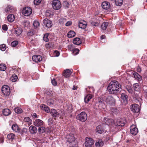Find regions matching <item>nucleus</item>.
<instances>
[{
	"label": "nucleus",
	"mask_w": 147,
	"mask_h": 147,
	"mask_svg": "<svg viewBox=\"0 0 147 147\" xmlns=\"http://www.w3.org/2000/svg\"><path fill=\"white\" fill-rule=\"evenodd\" d=\"M33 24L35 28H37L40 25L39 22L36 21H34Z\"/></svg>",
	"instance_id": "obj_45"
},
{
	"label": "nucleus",
	"mask_w": 147,
	"mask_h": 147,
	"mask_svg": "<svg viewBox=\"0 0 147 147\" xmlns=\"http://www.w3.org/2000/svg\"><path fill=\"white\" fill-rule=\"evenodd\" d=\"M6 69V65L4 64H1L0 65V70L4 71Z\"/></svg>",
	"instance_id": "obj_42"
},
{
	"label": "nucleus",
	"mask_w": 147,
	"mask_h": 147,
	"mask_svg": "<svg viewBox=\"0 0 147 147\" xmlns=\"http://www.w3.org/2000/svg\"><path fill=\"white\" fill-rule=\"evenodd\" d=\"M34 125L37 127H40L43 125L44 122L42 120L37 119L34 122Z\"/></svg>",
	"instance_id": "obj_15"
},
{
	"label": "nucleus",
	"mask_w": 147,
	"mask_h": 147,
	"mask_svg": "<svg viewBox=\"0 0 147 147\" xmlns=\"http://www.w3.org/2000/svg\"><path fill=\"white\" fill-rule=\"evenodd\" d=\"M1 91L3 94L5 96H9L10 93V88L6 85H4L2 86Z\"/></svg>",
	"instance_id": "obj_7"
},
{
	"label": "nucleus",
	"mask_w": 147,
	"mask_h": 147,
	"mask_svg": "<svg viewBox=\"0 0 147 147\" xmlns=\"http://www.w3.org/2000/svg\"><path fill=\"white\" fill-rule=\"evenodd\" d=\"M132 76L138 81H140L142 80V77L138 73L135 71L132 72Z\"/></svg>",
	"instance_id": "obj_14"
},
{
	"label": "nucleus",
	"mask_w": 147,
	"mask_h": 147,
	"mask_svg": "<svg viewBox=\"0 0 147 147\" xmlns=\"http://www.w3.org/2000/svg\"><path fill=\"white\" fill-rule=\"evenodd\" d=\"M143 89L144 91V95L146 98H147V86H144L143 87Z\"/></svg>",
	"instance_id": "obj_39"
},
{
	"label": "nucleus",
	"mask_w": 147,
	"mask_h": 147,
	"mask_svg": "<svg viewBox=\"0 0 147 147\" xmlns=\"http://www.w3.org/2000/svg\"><path fill=\"white\" fill-rule=\"evenodd\" d=\"M103 8L105 9H108L110 8V4L107 2H104L102 4Z\"/></svg>",
	"instance_id": "obj_25"
},
{
	"label": "nucleus",
	"mask_w": 147,
	"mask_h": 147,
	"mask_svg": "<svg viewBox=\"0 0 147 147\" xmlns=\"http://www.w3.org/2000/svg\"><path fill=\"white\" fill-rule=\"evenodd\" d=\"M14 111L17 113H21L22 112V109L20 107L15 108L14 109Z\"/></svg>",
	"instance_id": "obj_40"
},
{
	"label": "nucleus",
	"mask_w": 147,
	"mask_h": 147,
	"mask_svg": "<svg viewBox=\"0 0 147 147\" xmlns=\"http://www.w3.org/2000/svg\"><path fill=\"white\" fill-rule=\"evenodd\" d=\"M73 53L75 55L78 54L79 52V50L77 48H75L73 50Z\"/></svg>",
	"instance_id": "obj_50"
},
{
	"label": "nucleus",
	"mask_w": 147,
	"mask_h": 147,
	"mask_svg": "<svg viewBox=\"0 0 147 147\" xmlns=\"http://www.w3.org/2000/svg\"><path fill=\"white\" fill-rule=\"evenodd\" d=\"M76 33L74 31L70 30L68 33L67 36L69 38H72L74 37Z\"/></svg>",
	"instance_id": "obj_33"
},
{
	"label": "nucleus",
	"mask_w": 147,
	"mask_h": 147,
	"mask_svg": "<svg viewBox=\"0 0 147 147\" xmlns=\"http://www.w3.org/2000/svg\"><path fill=\"white\" fill-rule=\"evenodd\" d=\"M131 128L130 130L131 133L134 135H136L138 132L137 128L134 125L131 126Z\"/></svg>",
	"instance_id": "obj_18"
},
{
	"label": "nucleus",
	"mask_w": 147,
	"mask_h": 147,
	"mask_svg": "<svg viewBox=\"0 0 147 147\" xmlns=\"http://www.w3.org/2000/svg\"><path fill=\"white\" fill-rule=\"evenodd\" d=\"M96 131L97 133L100 134L106 132V131L104 128L103 125H100L96 127Z\"/></svg>",
	"instance_id": "obj_11"
},
{
	"label": "nucleus",
	"mask_w": 147,
	"mask_h": 147,
	"mask_svg": "<svg viewBox=\"0 0 147 147\" xmlns=\"http://www.w3.org/2000/svg\"><path fill=\"white\" fill-rule=\"evenodd\" d=\"M126 90L130 94L132 95L133 93V91L131 86L129 85H127L125 88Z\"/></svg>",
	"instance_id": "obj_31"
},
{
	"label": "nucleus",
	"mask_w": 147,
	"mask_h": 147,
	"mask_svg": "<svg viewBox=\"0 0 147 147\" xmlns=\"http://www.w3.org/2000/svg\"><path fill=\"white\" fill-rule=\"evenodd\" d=\"M20 69L14 68L13 69V72L14 73V74H18L20 72Z\"/></svg>",
	"instance_id": "obj_53"
},
{
	"label": "nucleus",
	"mask_w": 147,
	"mask_h": 147,
	"mask_svg": "<svg viewBox=\"0 0 147 147\" xmlns=\"http://www.w3.org/2000/svg\"><path fill=\"white\" fill-rule=\"evenodd\" d=\"M44 25L49 28H50L52 26V22L48 19H45L43 20Z\"/></svg>",
	"instance_id": "obj_12"
},
{
	"label": "nucleus",
	"mask_w": 147,
	"mask_h": 147,
	"mask_svg": "<svg viewBox=\"0 0 147 147\" xmlns=\"http://www.w3.org/2000/svg\"><path fill=\"white\" fill-rule=\"evenodd\" d=\"M32 59L34 61L38 63L41 61L42 59V57L39 55H34L32 57Z\"/></svg>",
	"instance_id": "obj_17"
},
{
	"label": "nucleus",
	"mask_w": 147,
	"mask_h": 147,
	"mask_svg": "<svg viewBox=\"0 0 147 147\" xmlns=\"http://www.w3.org/2000/svg\"><path fill=\"white\" fill-rule=\"evenodd\" d=\"M85 145L86 147H92L94 142V141L92 138L86 137L85 139Z\"/></svg>",
	"instance_id": "obj_8"
},
{
	"label": "nucleus",
	"mask_w": 147,
	"mask_h": 147,
	"mask_svg": "<svg viewBox=\"0 0 147 147\" xmlns=\"http://www.w3.org/2000/svg\"><path fill=\"white\" fill-rule=\"evenodd\" d=\"M71 74V71L69 69H66L64 70L63 73V76L65 77L68 78L69 77Z\"/></svg>",
	"instance_id": "obj_24"
},
{
	"label": "nucleus",
	"mask_w": 147,
	"mask_h": 147,
	"mask_svg": "<svg viewBox=\"0 0 147 147\" xmlns=\"http://www.w3.org/2000/svg\"><path fill=\"white\" fill-rule=\"evenodd\" d=\"M111 111L115 113V114L117 113L119 111L117 109H116L115 108H112L111 109Z\"/></svg>",
	"instance_id": "obj_56"
},
{
	"label": "nucleus",
	"mask_w": 147,
	"mask_h": 147,
	"mask_svg": "<svg viewBox=\"0 0 147 147\" xmlns=\"http://www.w3.org/2000/svg\"><path fill=\"white\" fill-rule=\"evenodd\" d=\"M23 121L26 126L27 125L28 126L32 124V120L30 119L28 117H25Z\"/></svg>",
	"instance_id": "obj_19"
},
{
	"label": "nucleus",
	"mask_w": 147,
	"mask_h": 147,
	"mask_svg": "<svg viewBox=\"0 0 147 147\" xmlns=\"http://www.w3.org/2000/svg\"><path fill=\"white\" fill-rule=\"evenodd\" d=\"M41 1V0H34V1L35 5H39Z\"/></svg>",
	"instance_id": "obj_54"
},
{
	"label": "nucleus",
	"mask_w": 147,
	"mask_h": 147,
	"mask_svg": "<svg viewBox=\"0 0 147 147\" xmlns=\"http://www.w3.org/2000/svg\"><path fill=\"white\" fill-rule=\"evenodd\" d=\"M6 47L5 44H3L0 45V49L2 51H5L6 49Z\"/></svg>",
	"instance_id": "obj_46"
},
{
	"label": "nucleus",
	"mask_w": 147,
	"mask_h": 147,
	"mask_svg": "<svg viewBox=\"0 0 147 147\" xmlns=\"http://www.w3.org/2000/svg\"><path fill=\"white\" fill-rule=\"evenodd\" d=\"M14 19V16L13 14H9L7 16V20L9 22H13Z\"/></svg>",
	"instance_id": "obj_32"
},
{
	"label": "nucleus",
	"mask_w": 147,
	"mask_h": 147,
	"mask_svg": "<svg viewBox=\"0 0 147 147\" xmlns=\"http://www.w3.org/2000/svg\"><path fill=\"white\" fill-rule=\"evenodd\" d=\"M66 138L67 139V141L69 144L75 145L76 139L74 134H70L67 135L66 136Z\"/></svg>",
	"instance_id": "obj_5"
},
{
	"label": "nucleus",
	"mask_w": 147,
	"mask_h": 147,
	"mask_svg": "<svg viewBox=\"0 0 147 147\" xmlns=\"http://www.w3.org/2000/svg\"><path fill=\"white\" fill-rule=\"evenodd\" d=\"M76 119L80 121L85 122L87 119V114L85 112L82 111L77 115Z\"/></svg>",
	"instance_id": "obj_4"
},
{
	"label": "nucleus",
	"mask_w": 147,
	"mask_h": 147,
	"mask_svg": "<svg viewBox=\"0 0 147 147\" xmlns=\"http://www.w3.org/2000/svg\"><path fill=\"white\" fill-rule=\"evenodd\" d=\"M45 47L48 50L49 49L52 47V45L51 43H48L46 44L45 45Z\"/></svg>",
	"instance_id": "obj_52"
},
{
	"label": "nucleus",
	"mask_w": 147,
	"mask_h": 147,
	"mask_svg": "<svg viewBox=\"0 0 147 147\" xmlns=\"http://www.w3.org/2000/svg\"><path fill=\"white\" fill-rule=\"evenodd\" d=\"M18 43V42L17 41H13L11 43V46L13 47H14L17 45Z\"/></svg>",
	"instance_id": "obj_49"
},
{
	"label": "nucleus",
	"mask_w": 147,
	"mask_h": 147,
	"mask_svg": "<svg viewBox=\"0 0 147 147\" xmlns=\"http://www.w3.org/2000/svg\"><path fill=\"white\" fill-rule=\"evenodd\" d=\"M18 78V77L17 75L15 74L12 75L11 78V79L13 82H15L16 81Z\"/></svg>",
	"instance_id": "obj_41"
},
{
	"label": "nucleus",
	"mask_w": 147,
	"mask_h": 147,
	"mask_svg": "<svg viewBox=\"0 0 147 147\" xmlns=\"http://www.w3.org/2000/svg\"><path fill=\"white\" fill-rule=\"evenodd\" d=\"M13 11V7L10 5L7 6L5 10V13H12Z\"/></svg>",
	"instance_id": "obj_20"
},
{
	"label": "nucleus",
	"mask_w": 147,
	"mask_h": 147,
	"mask_svg": "<svg viewBox=\"0 0 147 147\" xmlns=\"http://www.w3.org/2000/svg\"><path fill=\"white\" fill-rule=\"evenodd\" d=\"M15 33L17 36L20 35L22 32V28L20 27H17L15 30Z\"/></svg>",
	"instance_id": "obj_27"
},
{
	"label": "nucleus",
	"mask_w": 147,
	"mask_h": 147,
	"mask_svg": "<svg viewBox=\"0 0 147 147\" xmlns=\"http://www.w3.org/2000/svg\"><path fill=\"white\" fill-rule=\"evenodd\" d=\"M53 97V94L52 92H48L47 93V95L46 97L47 99L50 98H52Z\"/></svg>",
	"instance_id": "obj_44"
},
{
	"label": "nucleus",
	"mask_w": 147,
	"mask_h": 147,
	"mask_svg": "<svg viewBox=\"0 0 147 147\" xmlns=\"http://www.w3.org/2000/svg\"><path fill=\"white\" fill-rule=\"evenodd\" d=\"M121 85L117 81L115 80L111 82L109 84L108 89L110 94H117L119 91Z\"/></svg>",
	"instance_id": "obj_2"
},
{
	"label": "nucleus",
	"mask_w": 147,
	"mask_h": 147,
	"mask_svg": "<svg viewBox=\"0 0 147 147\" xmlns=\"http://www.w3.org/2000/svg\"><path fill=\"white\" fill-rule=\"evenodd\" d=\"M53 8L55 10H58L60 8L61 4L60 1L59 0H54L52 3Z\"/></svg>",
	"instance_id": "obj_6"
},
{
	"label": "nucleus",
	"mask_w": 147,
	"mask_h": 147,
	"mask_svg": "<svg viewBox=\"0 0 147 147\" xmlns=\"http://www.w3.org/2000/svg\"><path fill=\"white\" fill-rule=\"evenodd\" d=\"M128 98V96L126 94L123 93L121 94V98L123 100L125 104H126L127 103V99Z\"/></svg>",
	"instance_id": "obj_22"
},
{
	"label": "nucleus",
	"mask_w": 147,
	"mask_h": 147,
	"mask_svg": "<svg viewBox=\"0 0 147 147\" xmlns=\"http://www.w3.org/2000/svg\"><path fill=\"white\" fill-rule=\"evenodd\" d=\"M27 131V129L26 128H23L22 129L20 130V133L21 134H26Z\"/></svg>",
	"instance_id": "obj_48"
},
{
	"label": "nucleus",
	"mask_w": 147,
	"mask_h": 147,
	"mask_svg": "<svg viewBox=\"0 0 147 147\" xmlns=\"http://www.w3.org/2000/svg\"><path fill=\"white\" fill-rule=\"evenodd\" d=\"M3 30L5 31H7L8 29L7 26L6 24H4L2 26Z\"/></svg>",
	"instance_id": "obj_57"
},
{
	"label": "nucleus",
	"mask_w": 147,
	"mask_h": 147,
	"mask_svg": "<svg viewBox=\"0 0 147 147\" xmlns=\"http://www.w3.org/2000/svg\"><path fill=\"white\" fill-rule=\"evenodd\" d=\"M91 24L93 26H98L99 23L97 22L92 21L91 22Z\"/></svg>",
	"instance_id": "obj_58"
},
{
	"label": "nucleus",
	"mask_w": 147,
	"mask_h": 147,
	"mask_svg": "<svg viewBox=\"0 0 147 147\" xmlns=\"http://www.w3.org/2000/svg\"><path fill=\"white\" fill-rule=\"evenodd\" d=\"M65 19L63 18H61L59 19V23L62 24H64V23L66 22Z\"/></svg>",
	"instance_id": "obj_51"
},
{
	"label": "nucleus",
	"mask_w": 147,
	"mask_h": 147,
	"mask_svg": "<svg viewBox=\"0 0 147 147\" xmlns=\"http://www.w3.org/2000/svg\"><path fill=\"white\" fill-rule=\"evenodd\" d=\"M87 26V23L84 20L80 21L78 23L79 27L81 28L84 29Z\"/></svg>",
	"instance_id": "obj_16"
},
{
	"label": "nucleus",
	"mask_w": 147,
	"mask_h": 147,
	"mask_svg": "<svg viewBox=\"0 0 147 147\" xmlns=\"http://www.w3.org/2000/svg\"><path fill=\"white\" fill-rule=\"evenodd\" d=\"M3 114L5 116H8L10 115L11 112L10 110L8 109H5L3 110Z\"/></svg>",
	"instance_id": "obj_28"
},
{
	"label": "nucleus",
	"mask_w": 147,
	"mask_h": 147,
	"mask_svg": "<svg viewBox=\"0 0 147 147\" xmlns=\"http://www.w3.org/2000/svg\"><path fill=\"white\" fill-rule=\"evenodd\" d=\"M72 24V22L71 21H68L65 23V26H69Z\"/></svg>",
	"instance_id": "obj_62"
},
{
	"label": "nucleus",
	"mask_w": 147,
	"mask_h": 147,
	"mask_svg": "<svg viewBox=\"0 0 147 147\" xmlns=\"http://www.w3.org/2000/svg\"><path fill=\"white\" fill-rule=\"evenodd\" d=\"M34 34V33L33 31L30 30L27 33V35L28 36H31Z\"/></svg>",
	"instance_id": "obj_55"
},
{
	"label": "nucleus",
	"mask_w": 147,
	"mask_h": 147,
	"mask_svg": "<svg viewBox=\"0 0 147 147\" xmlns=\"http://www.w3.org/2000/svg\"><path fill=\"white\" fill-rule=\"evenodd\" d=\"M98 101L100 104L104 103L110 106H114L116 104L115 100L111 96L103 95L98 98Z\"/></svg>",
	"instance_id": "obj_1"
},
{
	"label": "nucleus",
	"mask_w": 147,
	"mask_h": 147,
	"mask_svg": "<svg viewBox=\"0 0 147 147\" xmlns=\"http://www.w3.org/2000/svg\"><path fill=\"white\" fill-rule=\"evenodd\" d=\"M42 107H44V109L47 113L49 112L50 111L49 108L45 105L42 106Z\"/></svg>",
	"instance_id": "obj_47"
},
{
	"label": "nucleus",
	"mask_w": 147,
	"mask_h": 147,
	"mask_svg": "<svg viewBox=\"0 0 147 147\" xmlns=\"http://www.w3.org/2000/svg\"><path fill=\"white\" fill-rule=\"evenodd\" d=\"M29 130L30 133L32 134L36 133L37 131V128L33 125H31L30 127Z\"/></svg>",
	"instance_id": "obj_21"
},
{
	"label": "nucleus",
	"mask_w": 147,
	"mask_h": 147,
	"mask_svg": "<svg viewBox=\"0 0 147 147\" xmlns=\"http://www.w3.org/2000/svg\"><path fill=\"white\" fill-rule=\"evenodd\" d=\"M49 33L45 34L43 37V39L46 42H48L49 41Z\"/></svg>",
	"instance_id": "obj_36"
},
{
	"label": "nucleus",
	"mask_w": 147,
	"mask_h": 147,
	"mask_svg": "<svg viewBox=\"0 0 147 147\" xmlns=\"http://www.w3.org/2000/svg\"><path fill=\"white\" fill-rule=\"evenodd\" d=\"M32 117L34 118H36L38 117L36 114L35 113H34L33 114Z\"/></svg>",
	"instance_id": "obj_64"
},
{
	"label": "nucleus",
	"mask_w": 147,
	"mask_h": 147,
	"mask_svg": "<svg viewBox=\"0 0 147 147\" xmlns=\"http://www.w3.org/2000/svg\"><path fill=\"white\" fill-rule=\"evenodd\" d=\"M73 47V45H69L68 46V49L70 51H73V50L74 49Z\"/></svg>",
	"instance_id": "obj_61"
},
{
	"label": "nucleus",
	"mask_w": 147,
	"mask_h": 147,
	"mask_svg": "<svg viewBox=\"0 0 147 147\" xmlns=\"http://www.w3.org/2000/svg\"><path fill=\"white\" fill-rule=\"evenodd\" d=\"M32 9L30 7H26L24 8L22 11L23 14L25 16H29L32 13Z\"/></svg>",
	"instance_id": "obj_9"
},
{
	"label": "nucleus",
	"mask_w": 147,
	"mask_h": 147,
	"mask_svg": "<svg viewBox=\"0 0 147 147\" xmlns=\"http://www.w3.org/2000/svg\"><path fill=\"white\" fill-rule=\"evenodd\" d=\"M50 114L52 116L55 118L56 117H59L61 118V115L55 109H53L51 111Z\"/></svg>",
	"instance_id": "obj_10"
},
{
	"label": "nucleus",
	"mask_w": 147,
	"mask_h": 147,
	"mask_svg": "<svg viewBox=\"0 0 147 147\" xmlns=\"http://www.w3.org/2000/svg\"><path fill=\"white\" fill-rule=\"evenodd\" d=\"M93 96L91 94H87L84 98V101L86 103H88L92 98Z\"/></svg>",
	"instance_id": "obj_26"
},
{
	"label": "nucleus",
	"mask_w": 147,
	"mask_h": 147,
	"mask_svg": "<svg viewBox=\"0 0 147 147\" xmlns=\"http://www.w3.org/2000/svg\"><path fill=\"white\" fill-rule=\"evenodd\" d=\"M73 43L75 45H79L82 43V42L79 38H76L74 39Z\"/></svg>",
	"instance_id": "obj_29"
},
{
	"label": "nucleus",
	"mask_w": 147,
	"mask_h": 147,
	"mask_svg": "<svg viewBox=\"0 0 147 147\" xmlns=\"http://www.w3.org/2000/svg\"><path fill=\"white\" fill-rule=\"evenodd\" d=\"M133 86L135 91H138L139 90L140 87L138 84L136 83L134 84Z\"/></svg>",
	"instance_id": "obj_35"
},
{
	"label": "nucleus",
	"mask_w": 147,
	"mask_h": 147,
	"mask_svg": "<svg viewBox=\"0 0 147 147\" xmlns=\"http://www.w3.org/2000/svg\"><path fill=\"white\" fill-rule=\"evenodd\" d=\"M113 122H113L112 123V126L116 129L115 130H118V127H123L126 123L125 120L122 119L118 120L116 121H114Z\"/></svg>",
	"instance_id": "obj_3"
},
{
	"label": "nucleus",
	"mask_w": 147,
	"mask_h": 147,
	"mask_svg": "<svg viewBox=\"0 0 147 147\" xmlns=\"http://www.w3.org/2000/svg\"><path fill=\"white\" fill-rule=\"evenodd\" d=\"M104 144V142L102 139L97 140L95 143L96 147H102Z\"/></svg>",
	"instance_id": "obj_23"
},
{
	"label": "nucleus",
	"mask_w": 147,
	"mask_h": 147,
	"mask_svg": "<svg viewBox=\"0 0 147 147\" xmlns=\"http://www.w3.org/2000/svg\"><path fill=\"white\" fill-rule=\"evenodd\" d=\"M51 83L52 84L55 86H56L57 85V82L55 79H53L52 80Z\"/></svg>",
	"instance_id": "obj_59"
},
{
	"label": "nucleus",
	"mask_w": 147,
	"mask_h": 147,
	"mask_svg": "<svg viewBox=\"0 0 147 147\" xmlns=\"http://www.w3.org/2000/svg\"><path fill=\"white\" fill-rule=\"evenodd\" d=\"M63 5L66 7H68L69 6V3L66 1H64L63 2Z\"/></svg>",
	"instance_id": "obj_60"
},
{
	"label": "nucleus",
	"mask_w": 147,
	"mask_h": 147,
	"mask_svg": "<svg viewBox=\"0 0 147 147\" xmlns=\"http://www.w3.org/2000/svg\"><path fill=\"white\" fill-rule=\"evenodd\" d=\"M7 137L9 140H13L15 139V136L14 134L11 133L7 135Z\"/></svg>",
	"instance_id": "obj_37"
},
{
	"label": "nucleus",
	"mask_w": 147,
	"mask_h": 147,
	"mask_svg": "<svg viewBox=\"0 0 147 147\" xmlns=\"http://www.w3.org/2000/svg\"><path fill=\"white\" fill-rule=\"evenodd\" d=\"M11 128L12 129L16 132L20 131V128L16 124H13L12 125Z\"/></svg>",
	"instance_id": "obj_30"
},
{
	"label": "nucleus",
	"mask_w": 147,
	"mask_h": 147,
	"mask_svg": "<svg viewBox=\"0 0 147 147\" xmlns=\"http://www.w3.org/2000/svg\"><path fill=\"white\" fill-rule=\"evenodd\" d=\"M54 53L56 54V56L57 57L59 55V53L58 51H55Z\"/></svg>",
	"instance_id": "obj_63"
},
{
	"label": "nucleus",
	"mask_w": 147,
	"mask_h": 147,
	"mask_svg": "<svg viewBox=\"0 0 147 147\" xmlns=\"http://www.w3.org/2000/svg\"><path fill=\"white\" fill-rule=\"evenodd\" d=\"M109 25V23L107 22H103L101 25V28L104 30H106L107 28Z\"/></svg>",
	"instance_id": "obj_34"
},
{
	"label": "nucleus",
	"mask_w": 147,
	"mask_h": 147,
	"mask_svg": "<svg viewBox=\"0 0 147 147\" xmlns=\"http://www.w3.org/2000/svg\"><path fill=\"white\" fill-rule=\"evenodd\" d=\"M131 111L134 113H138L140 111L139 105L137 104H134L132 105L131 108Z\"/></svg>",
	"instance_id": "obj_13"
},
{
	"label": "nucleus",
	"mask_w": 147,
	"mask_h": 147,
	"mask_svg": "<svg viewBox=\"0 0 147 147\" xmlns=\"http://www.w3.org/2000/svg\"><path fill=\"white\" fill-rule=\"evenodd\" d=\"M47 99V102L48 105H51L53 104L54 100L52 99V98H50Z\"/></svg>",
	"instance_id": "obj_38"
},
{
	"label": "nucleus",
	"mask_w": 147,
	"mask_h": 147,
	"mask_svg": "<svg viewBox=\"0 0 147 147\" xmlns=\"http://www.w3.org/2000/svg\"><path fill=\"white\" fill-rule=\"evenodd\" d=\"M38 131L40 133H43L45 131V128L42 126H40L38 128Z\"/></svg>",
	"instance_id": "obj_43"
}]
</instances>
